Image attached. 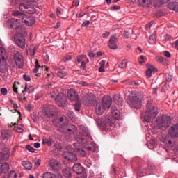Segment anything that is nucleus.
<instances>
[{
  "label": "nucleus",
  "mask_w": 178,
  "mask_h": 178,
  "mask_svg": "<svg viewBox=\"0 0 178 178\" xmlns=\"http://www.w3.org/2000/svg\"><path fill=\"white\" fill-rule=\"evenodd\" d=\"M26 149L29 151V152H35V149H34V147H31L30 145H26Z\"/></svg>",
  "instance_id": "obj_49"
},
{
  "label": "nucleus",
  "mask_w": 178,
  "mask_h": 178,
  "mask_svg": "<svg viewBox=\"0 0 178 178\" xmlns=\"http://www.w3.org/2000/svg\"><path fill=\"white\" fill-rule=\"evenodd\" d=\"M156 17H161V16H163V11L162 10H159L157 13H156Z\"/></svg>",
  "instance_id": "obj_52"
},
{
  "label": "nucleus",
  "mask_w": 178,
  "mask_h": 178,
  "mask_svg": "<svg viewBox=\"0 0 178 178\" xmlns=\"http://www.w3.org/2000/svg\"><path fill=\"white\" fill-rule=\"evenodd\" d=\"M72 59V56L68 55V56H65L63 58V62H68V60H70Z\"/></svg>",
  "instance_id": "obj_51"
},
{
  "label": "nucleus",
  "mask_w": 178,
  "mask_h": 178,
  "mask_svg": "<svg viewBox=\"0 0 178 178\" xmlns=\"http://www.w3.org/2000/svg\"><path fill=\"white\" fill-rule=\"evenodd\" d=\"M12 15L13 16H15L16 17H17V16H23V13H22V12L19 10L13 11Z\"/></svg>",
  "instance_id": "obj_47"
},
{
  "label": "nucleus",
  "mask_w": 178,
  "mask_h": 178,
  "mask_svg": "<svg viewBox=\"0 0 178 178\" xmlns=\"http://www.w3.org/2000/svg\"><path fill=\"white\" fill-rule=\"evenodd\" d=\"M16 34L14 35V41L15 44L22 48V49H24L26 48V38L24 35H26V30L23 29V26H18L15 28Z\"/></svg>",
  "instance_id": "obj_2"
},
{
  "label": "nucleus",
  "mask_w": 178,
  "mask_h": 178,
  "mask_svg": "<svg viewBox=\"0 0 178 178\" xmlns=\"http://www.w3.org/2000/svg\"><path fill=\"white\" fill-rule=\"evenodd\" d=\"M35 67L33 70V73H38V69L41 67V66H40V63H38V60H35Z\"/></svg>",
  "instance_id": "obj_41"
},
{
  "label": "nucleus",
  "mask_w": 178,
  "mask_h": 178,
  "mask_svg": "<svg viewBox=\"0 0 178 178\" xmlns=\"http://www.w3.org/2000/svg\"><path fill=\"white\" fill-rule=\"evenodd\" d=\"M124 36L125 37V38H130V33L127 31H124Z\"/></svg>",
  "instance_id": "obj_57"
},
{
  "label": "nucleus",
  "mask_w": 178,
  "mask_h": 178,
  "mask_svg": "<svg viewBox=\"0 0 178 178\" xmlns=\"http://www.w3.org/2000/svg\"><path fill=\"white\" fill-rule=\"evenodd\" d=\"M22 165L26 170H31V169H33V164L29 161H24L22 162Z\"/></svg>",
  "instance_id": "obj_28"
},
{
  "label": "nucleus",
  "mask_w": 178,
  "mask_h": 178,
  "mask_svg": "<svg viewBox=\"0 0 178 178\" xmlns=\"http://www.w3.org/2000/svg\"><path fill=\"white\" fill-rule=\"evenodd\" d=\"M19 10L21 12H24L25 13H29V15H34L35 12V8H34V6L33 4L30 3H22L19 5Z\"/></svg>",
  "instance_id": "obj_5"
},
{
  "label": "nucleus",
  "mask_w": 178,
  "mask_h": 178,
  "mask_svg": "<svg viewBox=\"0 0 178 178\" xmlns=\"http://www.w3.org/2000/svg\"><path fill=\"white\" fill-rule=\"evenodd\" d=\"M105 108L102 106L101 103H97L96 105V113L101 115L104 113Z\"/></svg>",
  "instance_id": "obj_27"
},
{
  "label": "nucleus",
  "mask_w": 178,
  "mask_h": 178,
  "mask_svg": "<svg viewBox=\"0 0 178 178\" xmlns=\"http://www.w3.org/2000/svg\"><path fill=\"white\" fill-rule=\"evenodd\" d=\"M63 175L65 178H70L72 176V172H70V168H65L63 170Z\"/></svg>",
  "instance_id": "obj_33"
},
{
  "label": "nucleus",
  "mask_w": 178,
  "mask_h": 178,
  "mask_svg": "<svg viewBox=\"0 0 178 178\" xmlns=\"http://www.w3.org/2000/svg\"><path fill=\"white\" fill-rule=\"evenodd\" d=\"M6 56V49L3 47H0V63L5 62Z\"/></svg>",
  "instance_id": "obj_26"
},
{
  "label": "nucleus",
  "mask_w": 178,
  "mask_h": 178,
  "mask_svg": "<svg viewBox=\"0 0 178 178\" xmlns=\"http://www.w3.org/2000/svg\"><path fill=\"white\" fill-rule=\"evenodd\" d=\"M63 156L70 162H76L77 161V155L70 152H64Z\"/></svg>",
  "instance_id": "obj_15"
},
{
  "label": "nucleus",
  "mask_w": 178,
  "mask_h": 178,
  "mask_svg": "<svg viewBox=\"0 0 178 178\" xmlns=\"http://www.w3.org/2000/svg\"><path fill=\"white\" fill-rule=\"evenodd\" d=\"M75 140L77 143L81 144L84 141V136H83V134L79 133L75 136Z\"/></svg>",
  "instance_id": "obj_30"
},
{
  "label": "nucleus",
  "mask_w": 178,
  "mask_h": 178,
  "mask_svg": "<svg viewBox=\"0 0 178 178\" xmlns=\"http://www.w3.org/2000/svg\"><path fill=\"white\" fill-rule=\"evenodd\" d=\"M1 92L3 95H6L8 94V89H6V88H2L1 89Z\"/></svg>",
  "instance_id": "obj_53"
},
{
  "label": "nucleus",
  "mask_w": 178,
  "mask_h": 178,
  "mask_svg": "<svg viewBox=\"0 0 178 178\" xmlns=\"http://www.w3.org/2000/svg\"><path fill=\"white\" fill-rule=\"evenodd\" d=\"M76 154L79 156H86V155H87V153L86 152V151L83 149H80V148H76L74 150Z\"/></svg>",
  "instance_id": "obj_35"
},
{
  "label": "nucleus",
  "mask_w": 178,
  "mask_h": 178,
  "mask_svg": "<svg viewBox=\"0 0 178 178\" xmlns=\"http://www.w3.org/2000/svg\"><path fill=\"white\" fill-rule=\"evenodd\" d=\"M17 133H23L24 131V129H23V128L21 127H18L16 130Z\"/></svg>",
  "instance_id": "obj_64"
},
{
  "label": "nucleus",
  "mask_w": 178,
  "mask_h": 178,
  "mask_svg": "<svg viewBox=\"0 0 178 178\" xmlns=\"http://www.w3.org/2000/svg\"><path fill=\"white\" fill-rule=\"evenodd\" d=\"M156 72H158V69L155 67V66L149 65L146 71V76L148 79H151V77H152V73H156Z\"/></svg>",
  "instance_id": "obj_17"
},
{
  "label": "nucleus",
  "mask_w": 178,
  "mask_h": 178,
  "mask_svg": "<svg viewBox=\"0 0 178 178\" xmlns=\"http://www.w3.org/2000/svg\"><path fill=\"white\" fill-rule=\"evenodd\" d=\"M49 165L51 169L56 172L59 170V161L52 159L49 161Z\"/></svg>",
  "instance_id": "obj_18"
},
{
  "label": "nucleus",
  "mask_w": 178,
  "mask_h": 178,
  "mask_svg": "<svg viewBox=\"0 0 178 178\" xmlns=\"http://www.w3.org/2000/svg\"><path fill=\"white\" fill-rule=\"evenodd\" d=\"M67 97L71 102L79 101V92L74 88H70L67 90Z\"/></svg>",
  "instance_id": "obj_10"
},
{
  "label": "nucleus",
  "mask_w": 178,
  "mask_h": 178,
  "mask_svg": "<svg viewBox=\"0 0 178 178\" xmlns=\"http://www.w3.org/2000/svg\"><path fill=\"white\" fill-rule=\"evenodd\" d=\"M83 16H86V13L81 12L79 14H76V17H78V19L83 17Z\"/></svg>",
  "instance_id": "obj_58"
},
{
  "label": "nucleus",
  "mask_w": 178,
  "mask_h": 178,
  "mask_svg": "<svg viewBox=\"0 0 178 178\" xmlns=\"http://www.w3.org/2000/svg\"><path fill=\"white\" fill-rule=\"evenodd\" d=\"M172 124V118L168 115H163L157 118L156 121V129L165 130Z\"/></svg>",
  "instance_id": "obj_4"
},
{
  "label": "nucleus",
  "mask_w": 178,
  "mask_h": 178,
  "mask_svg": "<svg viewBox=\"0 0 178 178\" xmlns=\"http://www.w3.org/2000/svg\"><path fill=\"white\" fill-rule=\"evenodd\" d=\"M12 134L9 130H3L1 131V138H3V140H8V138H10Z\"/></svg>",
  "instance_id": "obj_25"
},
{
  "label": "nucleus",
  "mask_w": 178,
  "mask_h": 178,
  "mask_svg": "<svg viewBox=\"0 0 178 178\" xmlns=\"http://www.w3.org/2000/svg\"><path fill=\"white\" fill-rule=\"evenodd\" d=\"M23 79H24V80H25V81H30L31 80V78H30V76H29L27 74H24Z\"/></svg>",
  "instance_id": "obj_54"
},
{
  "label": "nucleus",
  "mask_w": 178,
  "mask_h": 178,
  "mask_svg": "<svg viewBox=\"0 0 178 178\" xmlns=\"http://www.w3.org/2000/svg\"><path fill=\"white\" fill-rule=\"evenodd\" d=\"M55 101L58 106L66 108V105H67V97L65 95L58 94L56 96Z\"/></svg>",
  "instance_id": "obj_8"
},
{
  "label": "nucleus",
  "mask_w": 178,
  "mask_h": 178,
  "mask_svg": "<svg viewBox=\"0 0 178 178\" xmlns=\"http://www.w3.org/2000/svg\"><path fill=\"white\" fill-rule=\"evenodd\" d=\"M172 75H167L166 77H165V81L168 82V83H170V81H172Z\"/></svg>",
  "instance_id": "obj_56"
},
{
  "label": "nucleus",
  "mask_w": 178,
  "mask_h": 178,
  "mask_svg": "<svg viewBox=\"0 0 178 178\" xmlns=\"http://www.w3.org/2000/svg\"><path fill=\"white\" fill-rule=\"evenodd\" d=\"M68 116L70 119H74L76 118V115H74V113L72 111H70L68 112Z\"/></svg>",
  "instance_id": "obj_50"
},
{
  "label": "nucleus",
  "mask_w": 178,
  "mask_h": 178,
  "mask_svg": "<svg viewBox=\"0 0 178 178\" xmlns=\"http://www.w3.org/2000/svg\"><path fill=\"white\" fill-rule=\"evenodd\" d=\"M8 178H17V174L15 171H10Z\"/></svg>",
  "instance_id": "obj_46"
},
{
  "label": "nucleus",
  "mask_w": 178,
  "mask_h": 178,
  "mask_svg": "<svg viewBox=\"0 0 178 178\" xmlns=\"http://www.w3.org/2000/svg\"><path fill=\"white\" fill-rule=\"evenodd\" d=\"M145 93L140 92H131L128 97V104L131 108L140 109L141 108V102L144 99Z\"/></svg>",
  "instance_id": "obj_1"
},
{
  "label": "nucleus",
  "mask_w": 178,
  "mask_h": 178,
  "mask_svg": "<svg viewBox=\"0 0 178 178\" xmlns=\"http://www.w3.org/2000/svg\"><path fill=\"white\" fill-rule=\"evenodd\" d=\"M76 103L74 105L75 111L77 112H80V109H81V102L78 100L76 102Z\"/></svg>",
  "instance_id": "obj_38"
},
{
  "label": "nucleus",
  "mask_w": 178,
  "mask_h": 178,
  "mask_svg": "<svg viewBox=\"0 0 178 178\" xmlns=\"http://www.w3.org/2000/svg\"><path fill=\"white\" fill-rule=\"evenodd\" d=\"M40 165H41V159H38V161H36L35 162V166L36 168H38V166H40Z\"/></svg>",
  "instance_id": "obj_62"
},
{
  "label": "nucleus",
  "mask_w": 178,
  "mask_h": 178,
  "mask_svg": "<svg viewBox=\"0 0 178 178\" xmlns=\"http://www.w3.org/2000/svg\"><path fill=\"white\" fill-rule=\"evenodd\" d=\"M105 63H106V61H105V60H102L99 65H100V67L99 68V72L100 73H102V72H105Z\"/></svg>",
  "instance_id": "obj_36"
},
{
  "label": "nucleus",
  "mask_w": 178,
  "mask_h": 178,
  "mask_svg": "<svg viewBox=\"0 0 178 178\" xmlns=\"http://www.w3.org/2000/svg\"><path fill=\"white\" fill-rule=\"evenodd\" d=\"M82 101L84 105L86 106H92V105L95 104L94 95L91 94L86 95V96L83 97Z\"/></svg>",
  "instance_id": "obj_12"
},
{
  "label": "nucleus",
  "mask_w": 178,
  "mask_h": 178,
  "mask_svg": "<svg viewBox=\"0 0 178 178\" xmlns=\"http://www.w3.org/2000/svg\"><path fill=\"white\" fill-rule=\"evenodd\" d=\"M149 40L152 42H155L156 41V32H154L150 36Z\"/></svg>",
  "instance_id": "obj_44"
},
{
  "label": "nucleus",
  "mask_w": 178,
  "mask_h": 178,
  "mask_svg": "<svg viewBox=\"0 0 178 178\" xmlns=\"http://www.w3.org/2000/svg\"><path fill=\"white\" fill-rule=\"evenodd\" d=\"M28 92L29 94H31V92H33L34 91V88H33V87H30V88H27V85H26L24 90H22V92Z\"/></svg>",
  "instance_id": "obj_40"
},
{
  "label": "nucleus",
  "mask_w": 178,
  "mask_h": 178,
  "mask_svg": "<svg viewBox=\"0 0 178 178\" xmlns=\"http://www.w3.org/2000/svg\"><path fill=\"white\" fill-rule=\"evenodd\" d=\"M22 23H24L26 26H31L35 23V18L33 16L23 15L22 17Z\"/></svg>",
  "instance_id": "obj_13"
},
{
  "label": "nucleus",
  "mask_w": 178,
  "mask_h": 178,
  "mask_svg": "<svg viewBox=\"0 0 178 178\" xmlns=\"http://www.w3.org/2000/svg\"><path fill=\"white\" fill-rule=\"evenodd\" d=\"M19 24V19L13 18L8 21V26H10V29H13V27H18L17 26Z\"/></svg>",
  "instance_id": "obj_23"
},
{
  "label": "nucleus",
  "mask_w": 178,
  "mask_h": 178,
  "mask_svg": "<svg viewBox=\"0 0 178 178\" xmlns=\"http://www.w3.org/2000/svg\"><path fill=\"white\" fill-rule=\"evenodd\" d=\"M60 131H62V133H73V131L72 128H68L67 130L64 129L63 128L60 127Z\"/></svg>",
  "instance_id": "obj_48"
},
{
  "label": "nucleus",
  "mask_w": 178,
  "mask_h": 178,
  "mask_svg": "<svg viewBox=\"0 0 178 178\" xmlns=\"http://www.w3.org/2000/svg\"><path fill=\"white\" fill-rule=\"evenodd\" d=\"M98 127L101 129V130L105 131L106 130V123L109 124V126H113V118H106L105 120H98L97 122Z\"/></svg>",
  "instance_id": "obj_6"
},
{
  "label": "nucleus",
  "mask_w": 178,
  "mask_h": 178,
  "mask_svg": "<svg viewBox=\"0 0 178 178\" xmlns=\"http://www.w3.org/2000/svg\"><path fill=\"white\" fill-rule=\"evenodd\" d=\"M39 47L38 45H32L31 47L29 49V52L31 56H34L35 55V52H37V49H38Z\"/></svg>",
  "instance_id": "obj_31"
},
{
  "label": "nucleus",
  "mask_w": 178,
  "mask_h": 178,
  "mask_svg": "<svg viewBox=\"0 0 178 178\" xmlns=\"http://www.w3.org/2000/svg\"><path fill=\"white\" fill-rule=\"evenodd\" d=\"M71 129L72 130V133H76V131H77V127H76L74 125H72Z\"/></svg>",
  "instance_id": "obj_63"
},
{
  "label": "nucleus",
  "mask_w": 178,
  "mask_h": 178,
  "mask_svg": "<svg viewBox=\"0 0 178 178\" xmlns=\"http://www.w3.org/2000/svg\"><path fill=\"white\" fill-rule=\"evenodd\" d=\"M113 98L114 102L116 104V105H118V106H123V97L115 95Z\"/></svg>",
  "instance_id": "obj_24"
},
{
  "label": "nucleus",
  "mask_w": 178,
  "mask_h": 178,
  "mask_svg": "<svg viewBox=\"0 0 178 178\" xmlns=\"http://www.w3.org/2000/svg\"><path fill=\"white\" fill-rule=\"evenodd\" d=\"M42 115L45 118H54L56 108L53 106H46L42 108Z\"/></svg>",
  "instance_id": "obj_9"
},
{
  "label": "nucleus",
  "mask_w": 178,
  "mask_h": 178,
  "mask_svg": "<svg viewBox=\"0 0 178 178\" xmlns=\"http://www.w3.org/2000/svg\"><path fill=\"white\" fill-rule=\"evenodd\" d=\"M168 8L170 10H173L174 12H178V1L170 2L168 4Z\"/></svg>",
  "instance_id": "obj_21"
},
{
  "label": "nucleus",
  "mask_w": 178,
  "mask_h": 178,
  "mask_svg": "<svg viewBox=\"0 0 178 178\" xmlns=\"http://www.w3.org/2000/svg\"><path fill=\"white\" fill-rule=\"evenodd\" d=\"M58 77L60 79H63V77H66L67 76V72L66 71L60 70L57 73Z\"/></svg>",
  "instance_id": "obj_37"
},
{
  "label": "nucleus",
  "mask_w": 178,
  "mask_h": 178,
  "mask_svg": "<svg viewBox=\"0 0 178 178\" xmlns=\"http://www.w3.org/2000/svg\"><path fill=\"white\" fill-rule=\"evenodd\" d=\"M165 147H168V148H172V147L176 145V140H175V138H171V139L165 138L164 140Z\"/></svg>",
  "instance_id": "obj_19"
},
{
  "label": "nucleus",
  "mask_w": 178,
  "mask_h": 178,
  "mask_svg": "<svg viewBox=\"0 0 178 178\" xmlns=\"http://www.w3.org/2000/svg\"><path fill=\"white\" fill-rule=\"evenodd\" d=\"M42 144H47L49 147H51V145H52V140L47 138H43Z\"/></svg>",
  "instance_id": "obj_45"
},
{
  "label": "nucleus",
  "mask_w": 178,
  "mask_h": 178,
  "mask_svg": "<svg viewBox=\"0 0 178 178\" xmlns=\"http://www.w3.org/2000/svg\"><path fill=\"white\" fill-rule=\"evenodd\" d=\"M41 177L42 178H54L55 175L54 174H51L49 172H44L42 175Z\"/></svg>",
  "instance_id": "obj_39"
},
{
  "label": "nucleus",
  "mask_w": 178,
  "mask_h": 178,
  "mask_svg": "<svg viewBox=\"0 0 178 178\" xmlns=\"http://www.w3.org/2000/svg\"><path fill=\"white\" fill-rule=\"evenodd\" d=\"M52 123H53V124H54V126L58 127V126H59V120H54L52 121Z\"/></svg>",
  "instance_id": "obj_61"
},
{
  "label": "nucleus",
  "mask_w": 178,
  "mask_h": 178,
  "mask_svg": "<svg viewBox=\"0 0 178 178\" xmlns=\"http://www.w3.org/2000/svg\"><path fill=\"white\" fill-rule=\"evenodd\" d=\"M111 113H113V118L117 120L120 119V112L118 111V108H116V106H113L111 107Z\"/></svg>",
  "instance_id": "obj_22"
},
{
  "label": "nucleus",
  "mask_w": 178,
  "mask_h": 178,
  "mask_svg": "<svg viewBox=\"0 0 178 178\" xmlns=\"http://www.w3.org/2000/svg\"><path fill=\"white\" fill-rule=\"evenodd\" d=\"M86 67H87V66L86 65V62L82 61L81 63L80 69H82V70H86Z\"/></svg>",
  "instance_id": "obj_55"
},
{
  "label": "nucleus",
  "mask_w": 178,
  "mask_h": 178,
  "mask_svg": "<svg viewBox=\"0 0 178 178\" xmlns=\"http://www.w3.org/2000/svg\"><path fill=\"white\" fill-rule=\"evenodd\" d=\"M0 169L1 170L3 173H6V172H8L10 169L9 164H8V163H2Z\"/></svg>",
  "instance_id": "obj_34"
},
{
  "label": "nucleus",
  "mask_w": 178,
  "mask_h": 178,
  "mask_svg": "<svg viewBox=\"0 0 178 178\" xmlns=\"http://www.w3.org/2000/svg\"><path fill=\"white\" fill-rule=\"evenodd\" d=\"M126 66H127V60H122V61L119 64L118 67H120V69H124Z\"/></svg>",
  "instance_id": "obj_42"
},
{
  "label": "nucleus",
  "mask_w": 178,
  "mask_h": 178,
  "mask_svg": "<svg viewBox=\"0 0 178 178\" xmlns=\"http://www.w3.org/2000/svg\"><path fill=\"white\" fill-rule=\"evenodd\" d=\"M8 72V65L5 63V61H1L0 63V72L1 73H6Z\"/></svg>",
  "instance_id": "obj_29"
},
{
  "label": "nucleus",
  "mask_w": 178,
  "mask_h": 178,
  "mask_svg": "<svg viewBox=\"0 0 178 178\" xmlns=\"http://www.w3.org/2000/svg\"><path fill=\"white\" fill-rule=\"evenodd\" d=\"M82 27H86L87 26H90V21L89 20H87V21H85L83 24H82Z\"/></svg>",
  "instance_id": "obj_60"
},
{
  "label": "nucleus",
  "mask_w": 178,
  "mask_h": 178,
  "mask_svg": "<svg viewBox=\"0 0 178 178\" xmlns=\"http://www.w3.org/2000/svg\"><path fill=\"white\" fill-rule=\"evenodd\" d=\"M14 60L18 69H22V67H23V66L24 65V59L23 57V54H22L19 51H17L14 54Z\"/></svg>",
  "instance_id": "obj_7"
},
{
  "label": "nucleus",
  "mask_w": 178,
  "mask_h": 178,
  "mask_svg": "<svg viewBox=\"0 0 178 178\" xmlns=\"http://www.w3.org/2000/svg\"><path fill=\"white\" fill-rule=\"evenodd\" d=\"M101 106L104 108L105 111L106 109H109L112 106V98L111 96L105 95L103 97L102 100L99 102Z\"/></svg>",
  "instance_id": "obj_11"
},
{
  "label": "nucleus",
  "mask_w": 178,
  "mask_h": 178,
  "mask_svg": "<svg viewBox=\"0 0 178 178\" xmlns=\"http://www.w3.org/2000/svg\"><path fill=\"white\" fill-rule=\"evenodd\" d=\"M156 60L159 63H162V65H168V60L161 56H157L156 57Z\"/></svg>",
  "instance_id": "obj_32"
},
{
  "label": "nucleus",
  "mask_w": 178,
  "mask_h": 178,
  "mask_svg": "<svg viewBox=\"0 0 178 178\" xmlns=\"http://www.w3.org/2000/svg\"><path fill=\"white\" fill-rule=\"evenodd\" d=\"M109 35H111V32H106L102 34L103 38H108V37H109Z\"/></svg>",
  "instance_id": "obj_59"
},
{
  "label": "nucleus",
  "mask_w": 178,
  "mask_h": 178,
  "mask_svg": "<svg viewBox=\"0 0 178 178\" xmlns=\"http://www.w3.org/2000/svg\"><path fill=\"white\" fill-rule=\"evenodd\" d=\"M152 3V0H138V4L139 6H142L143 8H147L150 6Z\"/></svg>",
  "instance_id": "obj_20"
},
{
  "label": "nucleus",
  "mask_w": 178,
  "mask_h": 178,
  "mask_svg": "<svg viewBox=\"0 0 178 178\" xmlns=\"http://www.w3.org/2000/svg\"><path fill=\"white\" fill-rule=\"evenodd\" d=\"M17 86H20L19 82H15L13 86V91L16 94L19 93V91L17 90V88H18Z\"/></svg>",
  "instance_id": "obj_43"
},
{
  "label": "nucleus",
  "mask_w": 178,
  "mask_h": 178,
  "mask_svg": "<svg viewBox=\"0 0 178 178\" xmlns=\"http://www.w3.org/2000/svg\"><path fill=\"white\" fill-rule=\"evenodd\" d=\"M147 110L145 113L144 118L145 122L149 123V122H151L152 119H154V118H156V116H158V113H159V111H158V108L154 106V105L152 104V99H149L147 101Z\"/></svg>",
  "instance_id": "obj_3"
},
{
  "label": "nucleus",
  "mask_w": 178,
  "mask_h": 178,
  "mask_svg": "<svg viewBox=\"0 0 178 178\" xmlns=\"http://www.w3.org/2000/svg\"><path fill=\"white\" fill-rule=\"evenodd\" d=\"M119 40L116 35H111L108 42V47L111 49H118V42Z\"/></svg>",
  "instance_id": "obj_14"
},
{
  "label": "nucleus",
  "mask_w": 178,
  "mask_h": 178,
  "mask_svg": "<svg viewBox=\"0 0 178 178\" xmlns=\"http://www.w3.org/2000/svg\"><path fill=\"white\" fill-rule=\"evenodd\" d=\"M72 170L74 173H76V175H81L82 173H84V170H86L84 167H82L81 163H75L72 168Z\"/></svg>",
  "instance_id": "obj_16"
}]
</instances>
